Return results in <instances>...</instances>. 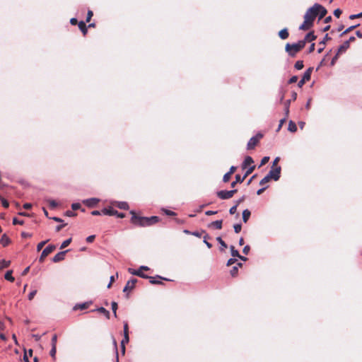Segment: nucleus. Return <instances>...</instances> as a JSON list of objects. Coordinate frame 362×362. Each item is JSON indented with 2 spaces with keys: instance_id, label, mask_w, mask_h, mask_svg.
Wrapping results in <instances>:
<instances>
[{
  "instance_id": "obj_1",
  "label": "nucleus",
  "mask_w": 362,
  "mask_h": 362,
  "mask_svg": "<svg viewBox=\"0 0 362 362\" xmlns=\"http://www.w3.org/2000/svg\"><path fill=\"white\" fill-rule=\"evenodd\" d=\"M131 222L138 226L145 227L151 226L159 221L158 216L144 217L137 216L134 211H131Z\"/></svg>"
},
{
  "instance_id": "obj_2",
  "label": "nucleus",
  "mask_w": 362,
  "mask_h": 362,
  "mask_svg": "<svg viewBox=\"0 0 362 362\" xmlns=\"http://www.w3.org/2000/svg\"><path fill=\"white\" fill-rule=\"evenodd\" d=\"M305 45V40H300L292 45L288 43L286 45V51L291 56H294L298 51L303 49Z\"/></svg>"
},
{
  "instance_id": "obj_3",
  "label": "nucleus",
  "mask_w": 362,
  "mask_h": 362,
  "mask_svg": "<svg viewBox=\"0 0 362 362\" xmlns=\"http://www.w3.org/2000/svg\"><path fill=\"white\" fill-rule=\"evenodd\" d=\"M263 137V134L261 133L257 134L255 136H252L249 140L247 144V149H252L258 144L259 141Z\"/></svg>"
},
{
  "instance_id": "obj_4",
  "label": "nucleus",
  "mask_w": 362,
  "mask_h": 362,
  "mask_svg": "<svg viewBox=\"0 0 362 362\" xmlns=\"http://www.w3.org/2000/svg\"><path fill=\"white\" fill-rule=\"evenodd\" d=\"M281 167L280 166H272V169L267 174L271 179L277 181L280 177Z\"/></svg>"
},
{
  "instance_id": "obj_5",
  "label": "nucleus",
  "mask_w": 362,
  "mask_h": 362,
  "mask_svg": "<svg viewBox=\"0 0 362 362\" xmlns=\"http://www.w3.org/2000/svg\"><path fill=\"white\" fill-rule=\"evenodd\" d=\"M313 68L310 67L303 74L302 78L298 81V86L299 88L303 87L306 81H308L310 79L311 73L313 71Z\"/></svg>"
},
{
  "instance_id": "obj_6",
  "label": "nucleus",
  "mask_w": 362,
  "mask_h": 362,
  "mask_svg": "<svg viewBox=\"0 0 362 362\" xmlns=\"http://www.w3.org/2000/svg\"><path fill=\"white\" fill-rule=\"evenodd\" d=\"M102 214L104 215L107 216H116L119 218H124L125 216L124 214L123 213H119L117 211L113 209L112 208L110 207L108 209H103L102 210Z\"/></svg>"
},
{
  "instance_id": "obj_7",
  "label": "nucleus",
  "mask_w": 362,
  "mask_h": 362,
  "mask_svg": "<svg viewBox=\"0 0 362 362\" xmlns=\"http://www.w3.org/2000/svg\"><path fill=\"white\" fill-rule=\"evenodd\" d=\"M236 192V189H233L230 191L221 190L217 192V196L221 199H228L229 198H231Z\"/></svg>"
},
{
  "instance_id": "obj_8",
  "label": "nucleus",
  "mask_w": 362,
  "mask_h": 362,
  "mask_svg": "<svg viewBox=\"0 0 362 362\" xmlns=\"http://www.w3.org/2000/svg\"><path fill=\"white\" fill-rule=\"evenodd\" d=\"M304 16H308V20L313 23L315 18L318 16L314 5L309 8Z\"/></svg>"
},
{
  "instance_id": "obj_9",
  "label": "nucleus",
  "mask_w": 362,
  "mask_h": 362,
  "mask_svg": "<svg viewBox=\"0 0 362 362\" xmlns=\"http://www.w3.org/2000/svg\"><path fill=\"white\" fill-rule=\"evenodd\" d=\"M314 6L317 13V15L319 16V20L322 19L326 16L327 11L324 6L319 4H315Z\"/></svg>"
},
{
  "instance_id": "obj_10",
  "label": "nucleus",
  "mask_w": 362,
  "mask_h": 362,
  "mask_svg": "<svg viewBox=\"0 0 362 362\" xmlns=\"http://www.w3.org/2000/svg\"><path fill=\"white\" fill-rule=\"evenodd\" d=\"M55 249V246L52 245H49L46 247L42 252L41 255L40 257V261L43 262L44 259L50 254Z\"/></svg>"
},
{
  "instance_id": "obj_11",
  "label": "nucleus",
  "mask_w": 362,
  "mask_h": 362,
  "mask_svg": "<svg viewBox=\"0 0 362 362\" xmlns=\"http://www.w3.org/2000/svg\"><path fill=\"white\" fill-rule=\"evenodd\" d=\"M313 25V23H312L308 20V16H304V21L303 23L299 26V29L302 30H309L310 28H312Z\"/></svg>"
},
{
  "instance_id": "obj_12",
  "label": "nucleus",
  "mask_w": 362,
  "mask_h": 362,
  "mask_svg": "<svg viewBox=\"0 0 362 362\" xmlns=\"http://www.w3.org/2000/svg\"><path fill=\"white\" fill-rule=\"evenodd\" d=\"M136 282H137V279H132L129 280L127 282L126 286H124V288L123 289V292L127 293L128 291L133 290Z\"/></svg>"
},
{
  "instance_id": "obj_13",
  "label": "nucleus",
  "mask_w": 362,
  "mask_h": 362,
  "mask_svg": "<svg viewBox=\"0 0 362 362\" xmlns=\"http://www.w3.org/2000/svg\"><path fill=\"white\" fill-rule=\"evenodd\" d=\"M99 202L100 199L98 198H90L83 200V203L90 208L95 206Z\"/></svg>"
},
{
  "instance_id": "obj_14",
  "label": "nucleus",
  "mask_w": 362,
  "mask_h": 362,
  "mask_svg": "<svg viewBox=\"0 0 362 362\" xmlns=\"http://www.w3.org/2000/svg\"><path fill=\"white\" fill-rule=\"evenodd\" d=\"M68 252V250L62 251L58 252L57 255H54V257L52 259V261L54 262H58L64 259L65 254Z\"/></svg>"
},
{
  "instance_id": "obj_15",
  "label": "nucleus",
  "mask_w": 362,
  "mask_h": 362,
  "mask_svg": "<svg viewBox=\"0 0 362 362\" xmlns=\"http://www.w3.org/2000/svg\"><path fill=\"white\" fill-rule=\"evenodd\" d=\"M91 303H92V301H87V302H85V303L76 304V305H74V310H85V309L88 308Z\"/></svg>"
},
{
  "instance_id": "obj_16",
  "label": "nucleus",
  "mask_w": 362,
  "mask_h": 362,
  "mask_svg": "<svg viewBox=\"0 0 362 362\" xmlns=\"http://www.w3.org/2000/svg\"><path fill=\"white\" fill-rule=\"evenodd\" d=\"M129 341V332H128V324L127 322L124 325V338L123 343H128Z\"/></svg>"
},
{
  "instance_id": "obj_17",
  "label": "nucleus",
  "mask_w": 362,
  "mask_h": 362,
  "mask_svg": "<svg viewBox=\"0 0 362 362\" xmlns=\"http://www.w3.org/2000/svg\"><path fill=\"white\" fill-rule=\"evenodd\" d=\"M114 204H115L118 208L124 210L129 209V204L126 202H114Z\"/></svg>"
},
{
  "instance_id": "obj_18",
  "label": "nucleus",
  "mask_w": 362,
  "mask_h": 362,
  "mask_svg": "<svg viewBox=\"0 0 362 362\" xmlns=\"http://www.w3.org/2000/svg\"><path fill=\"white\" fill-rule=\"evenodd\" d=\"M329 40H330V37L328 36V34H326L324 39L319 43L320 45V47H319V49H317L318 53H320L322 52V50L325 48V45L326 41H327Z\"/></svg>"
},
{
  "instance_id": "obj_19",
  "label": "nucleus",
  "mask_w": 362,
  "mask_h": 362,
  "mask_svg": "<svg viewBox=\"0 0 362 362\" xmlns=\"http://www.w3.org/2000/svg\"><path fill=\"white\" fill-rule=\"evenodd\" d=\"M254 163V160L252 157L247 156L245 157L243 163V168H246L247 166H251V165Z\"/></svg>"
},
{
  "instance_id": "obj_20",
  "label": "nucleus",
  "mask_w": 362,
  "mask_h": 362,
  "mask_svg": "<svg viewBox=\"0 0 362 362\" xmlns=\"http://www.w3.org/2000/svg\"><path fill=\"white\" fill-rule=\"evenodd\" d=\"M349 47V42H344L339 48H338V50H337V53L338 54H341L344 52H346V50Z\"/></svg>"
},
{
  "instance_id": "obj_21",
  "label": "nucleus",
  "mask_w": 362,
  "mask_h": 362,
  "mask_svg": "<svg viewBox=\"0 0 362 362\" xmlns=\"http://www.w3.org/2000/svg\"><path fill=\"white\" fill-rule=\"evenodd\" d=\"M9 243H10V239L6 234H4L1 237V238L0 239V244L5 247V246L8 245L9 244Z\"/></svg>"
},
{
  "instance_id": "obj_22",
  "label": "nucleus",
  "mask_w": 362,
  "mask_h": 362,
  "mask_svg": "<svg viewBox=\"0 0 362 362\" xmlns=\"http://www.w3.org/2000/svg\"><path fill=\"white\" fill-rule=\"evenodd\" d=\"M315 38H316V36L314 35L313 32H310L305 35V39L303 40H305V42H312V41L315 40Z\"/></svg>"
},
{
  "instance_id": "obj_23",
  "label": "nucleus",
  "mask_w": 362,
  "mask_h": 362,
  "mask_svg": "<svg viewBox=\"0 0 362 362\" xmlns=\"http://www.w3.org/2000/svg\"><path fill=\"white\" fill-rule=\"evenodd\" d=\"M279 36L280 37V38H281L283 40L288 38V33L287 29L284 28V29H282L281 30H280L279 33Z\"/></svg>"
},
{
  "instance_id": "obj_24",
  "label": "nucleus",
  "mask_w": 362,
  "mask_h": 362,
  "mask_svg": "<svg viewBox=\"0 0 362 362\" xmlns=\"http://www.w3.org/2000/svg\"><path fill=\"white\" fill-rule=\"evenodd\" d=\"M250 215H251V213L248 209H245L243 211V220L245 223H246L248 221V219L250 217Z\"/></svg>"
},
{
  "instance_id": "obj_25",
  "label": "nucleus",
  "mask_w": 362,
  "mask_h": 362,
  "mask_svg": "<svg viewBox=\"0 0 362 362\" xmlns=\"http://www.w3.org/2000/svg\"><path fill=\"white\" fill-rule=\"evenodd\" d=\"M78 28L81 30L83 35L87 33V27L86 23L83 21H80L78 24Z\"/></svg>"
},
{
  "instance_id": "obj_26",
  "label": "nucleus",
  "mask_w": 362,
  "mask_h": 362,
  "mask_svg": "<svg viewBox=\"0 0 362 362\" xmlns=\"http://www.w3.org/2000/svg\"><path fill=\"white\" fill-rule=\"evenodd\" d=\"M244 180H245V178L243 177H241L240 175H236L235 180L231 183V187H234L235 186L236 183H238V182L241 183L244 181Z\"/></svg>"
},
{
  "instance_id": "obj_27",
  "label": "nucleus",
  "mask_w": 362,
  "mask_h": 362,
  "mask_svg": "<svg viewBox=\"0 0 362 362\" xmlns=\"http://www.w3.org/2000/svg\"><path fill=\"white\" fill-rule=\"evenodd\" d=\"M288 131H290L291 132H296V130H297V127H296V124L294 122H293L292 120H291L288 123Z\"/></svg>"
},
{
  "instance_id": "obj_28",
  "label": "nucleus",
  "mask_w": 362,
  "mask_h": 362,
  "mask_svg": "<svg viewBox=\"0 0 362 362\" xmlns=\"http://www.w3.org/2000/svg\"><path fill=\"white\" fill-rule=\"evenodd\" d=\"M290 104H291V100H287L284 103V112H285L286 117L288 116Z\"/></svg>"
},
{
  "instance_id": "obj_29",
  "label": "nucleus",
  "mask_w": 362,
  "mask_h": 362,
  "mask_svg": "<svg viewBox=\"0 0 362 362\" xmlns=\"http://www.w3.org/2000/svg\"><path fill=\"white\" fill-rule=\"evenodd\" d=\"M216 240L218 241V243L221 245V247H220V250L221 251H223L226 248H227V245L226 244V243L222 240V238L221 237H217L216 238Z\"/></svg>"
},
{
  "instance_id": "obj_30",
  "label": "nucleus",
  "mask_w": 362,
  "mask_h": 362,
  "mask_svg": "<svg viewBox=\"0 0 362 362\" xmlns=\"http://www.w3.org/2000/svg\"><path fill=\"white\" fill-rule=\"evenodd\" d=\"M210 226H213L216 229H221L222 228V220H217L211 223Z\"/></svg>"
},
{
  "instance_id": "obj_31",
  "label": "nucleus",
  "mask_w": 362,
  "mask_h": 362,
  "mask_svg": "<svg viewBox=\"0 0 362 362\" xmlns=\"http://www.w3.org/2000/svg\"><path fill=\"white\" fill-rule=\"evenodd\" d=\"M4 277H5V279L7 281H11V282L14 281V278L12 276V271L11 270L7 271L6 273L5 274Z\"/></svg>"
},
{
  "instance_id": "obj_32",
  "label": "nucleus",
  "mask_w": 362,
  "mask_h": 362,
  "mask_svg": "<svg viewBox=\"0 0 362 362\" xmlns=\"http://www.w3.org/2000/svg\"><path fill=\"white\" fill-rule=\"evenodd\" d=\"M46 201L48 202L51 209H54L58 206V203L55 200L47 199Z\"/></svg>"
},
{
  "instance_id": "obj_33",
  "label": "nucleus",
  "mask_w": 362,
  "mask_h": 362,
  "mask_svg": "<svg viewBox=\"0 0 362 362\" xmlns=\"http://www.w3.org/2000/svg\"><path fill=\"white\" fill-rule=\"evenodd\" d=\"M230 248L231 255L233 257H240L239 252L235 249L234 246L231 245L230 247Z\"/></svg>"
},
{
  "instance_id": "obj_34",
  "label": "nucleus",
  "mask_w": 362,
  "mask_h": 362,
  "mask_svg": "<svg viewBox=\"0 0 362 362\" xmlns=\"http://www.w3.org/2000/svg\"><path fill=\"white\" fill-rule=\"evenodd\" d=\"M255 165H251L250 166L247 170H246L245 175L243 176L245 179L246 177H247L250 174H251L253 170H255Z\"/></svg>"
},
{
  "instance_id": "obj_35",
  "label": "nucleus",
  "mask_w": 362,
  "mask_h": 362,
  "mask_svg": "<svg viewBox=\"0 0 362 362\" xmlns=\"http://www.w3.org/2000/svg\"><path fill=\"white\" fill-rule=\"evenodd\" d=\"M294 67L297 70H300L303 68V62L301 60H298L295 63Z\"/></svg>"
},
{
  "instance_id": "obj_36",
  "label": "nucleus",
  "mask_w": 362,
  "mask_h": 362,
  "mask_svg": "<svg viewBox=\"0 0 362 362\" xmlns=\"http://www.w3.org/2000/svg\"><path fill=\"white\" fill-rule=\"evenodd\" d=\"M98 311H99L100 313L104 314L107 318H109L110 317V313L108 310H107L105 308H104L103 307H101L100 308L98 309Z\"/></svg>"
},
{
  "instance_id": "obj_37",
  "label": "nucleus",
  "mask_w": 362,
  "mask_h": 362,
  "mask_svg": "<svg viewBox=\"0 0 362 362\" xmlns=\"http://www.w3.org/2000/svg\"><path fill=\"white\" fill-rule=\"evenodd\" d=\"M10 264V261L1 260L0 261V269L8 267Z\"/></svg>"
},
{
  "instance_id": "obj_38",
  "label": "nucleus",
  "mask_w": 362,
  "mask_h": 362,
  "mask_svg": "<svg viewBox=\"0 0 362 362\" xmlns=\"http://www.w3.org/2000/svg\"><path fill=\"white\" fill-rule=\"evenodd\" d=\"M359 25V24H357L356 25H351L350 27H349L348 28H346L341 34V35H344L349 32H351V30H353L355 28L358 27Z\"/></svg>"
},
{
  "instance_id": "obj_39",
  "label": "nucleus",
  "mask_w": 362,
  "mask_h": 362,
  "mask_svg": "<svg viewBox=\"0 0 362 362\" xmlns=\"http://www.w3.org/2000/svg\"><path fill=\"white\" fill-rule=\"evenodd\" d=\"M71 238H69V239L64 240L62 243L60 248L64 249V248L66 247L71 243Z\"/></svg>"
},
{
  "instance_id": "obj_40",
  "label": "nucleus",
  "mask_w": 362,
  "mask_h": 362,
  "mask_svg": "<svg viewBox=\"0 0 362 362\" xmlns=\"http://www.w3.org/2000/svg\"><path fill=\"white\" fill-rule=\"evenodd\" d=\"M270 180H271V178L269 177V176L268 175H267L264 178H262L260 180L259 185H264V184L267 183Z\"/></svg>"
},
{
  "instance_id": "obj_41",
  "label": "nucleus",
  "mask_w": 362,
  "mask_h": 362,
  "mask_svg": "<svg viewBox=\"0 0 362 362\" xmlns=\"http://www.w3.org/2000/svg\"><path fill=\"white\" fill-rule=\"evenodd\" d=\"M136 276H138L139 277H141V278H144V279H147L148 278V276L144 274L141 270H140V269H139L137 271H136Z\"/></svg>"
},
{
  "instance_id": "obj_42",
  "label": "nucleus",
  "mask_w": 362,
  "mask_h": 362,
  "mask_svg": "<svg viewBox=\"0 0 362 362\" xmlns=\"http://www.w3.org/2000/svg\"><path fill=\"white\" fill-rule=\"evenodd\" d=\"M117 303L116 302H112V310L115 317H117Z\"/></svg>"
},
{
  "instance_id": "obj_43",
  "label": "nucleus",
  "mask_w": 362,
  "mask_h": 362,
  "mask_svg": "<svg viewBox=\"0 0 362 362\" xmlns=\"http://www.w3.org/2000/svg\"><path fill=\"white\" fill-rule=\"evenodd\" d=\"M37 293V290L32 291L28 296V300H32Z\"/></svg>"
},
{
  "instance_id": "obj_44",
  "label": "nucleus",
  "mask_w": 362,
  "mask_h": 362,
  "mask_svg": "<svg viewBox=\"0 0 362 362\" xmlns=\"http://www.w3.org/2000/svg\"><path fill=\"white\" fill-rule=\"evenodd\" d=\"M286 117H285L284 118L280 119L278 128L276 129L277 132H279L281 129V128L282 127L283 124L286 122Z\"/></svg>"
},
{
  "instance_id": "obj_45",
  "label": "nucleus",
  "mask_w": 362,
  "mask_h": 362,
  "mask_svg": "<svg viewBox=\"0 0 362 362\" xmlns=\"http://www.w3.org/2000/svg\"><path fill=\"white\" fill-rule=\"evenodd\" d=\"M0 199L1 201V204H2L3 206L5 208H8L9 206L8 202L4 198L1 197V196H0Z\"/></svg>"
},
{
  "instance_id": "obj_46",
  "label": "nucleus",
  "mask_w": 362,
  "mask_h": 362,
  "mask_svg": "<svg viewBox=\"0 0 362 362\" xmlns=\"http://www.w3.org/2000/svg\"><path fill=\"white\" fill-rule=\"evenodd\" d=\"M233 228H234V230L236 233H240L242 229V226L240 224H235Z\"/></svg>"
},
{
  "instance_id": "obj_47",
  "label": "nucleus",
  "mask_w": 362,
  "mask_h": 362,
  "mask_svg": "<svg viewBox=\"0 0 362 362\" xmlns=\"http://www.w3.org/2000/svg\"><path fill=\"white\" fill-rule=\"evenodd\" d=\"M47 241L48 240H45L39 243L38 245H37V250L40 251L43 247V246L47 243Z\"/></svg>"
},
{
  "instance_id": "obj_48",
  "label": "nucleus",
  "mask_w": 362,
  "mask_h": 362,
  "mask_svg": "<svg viewBox=\"0 0 362 362\" xmlns=\"http://www.w3.org/2000/svg\"><path fill=\"white\" fill-rule=\"evenodd\" d=\"M269 156H264V158H262V159L261 160L259 166L265 165L269 161Z\"/></svg>"
},
{
  "instance_id": "obj_49",
  "label": "nucleus",
  "mask_w": 362,
  "mask_h": 362,
  "mask_svg": "<svg viewBox=\"0 0 362 362\" xmlns=\"http://www.w3.org/2000/svg\"><path fill=\"white\" fill-rule=\"evenodd\" d=\"M230 174L228 172L226 173L224 175H223V181L224 182H227L228 181H229L230 180Z\"/></svg>"
},
{
  "instance_id": "obj_50",
  "label": "nucleus",
  "mask_w": 362,
  "mask_h": 362,
  "mask_svg": "<svg viewBox=\"0 0 362 362\" xmlns=\"http://www.w3.org/2000/svg\"><path fill=\"white\" fill-rule=\"evenodd\" d=\"M56 352H57V348H56V346H54H54H52V349H51V350H50V356H51L52 357L54 358V357H55Z\"/></svg>"
},
{
  "instance_id": "obj_51",
  "label": "nucleus",
  "mask_w": 362,
  "mask_h": 362,
  "mask_svg": "<svg viewBox=\"0 0 362 362\" xmlns=\"http://www.w3.org/2000/svg\"><path fill=\"white\" fill-rule=\"evenodd\" d=\"M238 267L237 266H235L232 268V269L230 270V274L233 276H235L237 273H238Z\"/></svg>"
},
{
  "instance_id": "obj_52",
  "label": "nucleus",
  "mask_w": 362,
  "mask_h": 362,
  "mask_svg": "<svg viewBox=\"0 0 362 362\" xmlns=\"http://www.w3.org/2000/svg\"><path fill=\"white\" fill-rule=\"evenodd\" d=\"M341 10L339 8H337L334 11V15L337 18H339L340 15L341 14Z\"/></svg>"
},
{
  "instance_id": "obj_53",
  "label": "nucleus",
  "mask_w": 362,
  "mask_h": 362,
  "mask_svg": "<svg viewBox=\"0 0 362 362\" xmlns=\"http://www.w3.org/2000/svg\"><path fill=\"white\" fill-rule=\"evenodd\" d=\"M150 279V283L152 284H161V282L160 281H156L154 279L153 277L152 276H148V278Z\"/></svg>"
},
{
  "instance_id": "obj_54",
  "label": "nucleus",
  "mask_w": 362,
  "mask_h": 362,
  "mask_svg": "<svg viewBox=\"0 0 362 362\" xmlns=\"http://www.w3.org/2000/svg\"><path fill=\"white\" fill-rule=\"evenodd\" d=\"M81 208V204L79 203H73L71 204V209L73 210H77V209H79Z\"/></svg>"
},
{
  "instance_id": "obj_55",
  "label": "nucleus",
  "mask_w": 362,
  "mask_h": 362,
  "mask_svg": "<svg viewBox=\"0 0 362 362\" xmlns=\"http://www.w3.org/2000/svg\"><path fill=\"white\" fill-rule=\"evenodd\" d=\"M360 17H362V12L359 13L358 14H352V15L349 16V18L351 20L355 19L356 18H360Z\"/></svg>"
},
{
  "instance_id": "obj_56",
  "label": "nucleus",
  "mask_w": 362,
  "mask_h": 362,
  "mask_svg": "<svg viewBox=\"0 0 362 362\" xmlns=\"http://www.w3.org/2000/svg\"><path fill=\"white\" fill-rule=\"evenodd\" d=\"M207 237H208L207 235L204 237L203 242L207 246L208 248H211L212 247V245L206 240Z\"/></svg>"
},
{
  "instance_id": "obj_57",
  "label": "nucleus",
  "mask_w": 362,
  "mask_h": 362,
  "mask_svg": "<svg viewBox=\"0 0 362 362\" xmlns=\"http://www.w3.org/2000/svg\"><path fill=\"white\" fill-rule=\"evenodd\" d=\"M297 81H298V76H293L289 79L288 83H296Z\"/></svg>"
},
{
  "instance_id": "obj_58",
  "label": "nucleus",
  "mask_w": 362,
  "mask_h": 362,
  "mask_svg": "<svg viewBox=\"0 0 362 362\" xmlns=\"http://www.w3.org/2000/svg\"><path fill=\"white\" fill-rule=\"evenodd\" d=\"M163 211H164L165 214L168 216H175V213L174 211H170L168 209H164Z\"/></svg>"
},
{
  "instance_id": "obj_59",
  "label": "nucleus",
  "mask_w": 362,
  "mask_h": 362,
  "mask_svg": "<svg viewBox=\"0 0 362 362\" xmlns=\"http://www.w3.org/2000/svg\"><path fill=\"white\" fill-rule=\"evenodd\" d=\"M250 247L249 245H245L243 250L244 254L247 255L250 252Z\"/></svg>"
},
{
  "instance_id": "obj_60",
  "label": "nucleus",
  "mask_w": 362,
  "mask_h": 362,
  "mask_svg": "<svg viewBox=\"0 0 362 362\" xmlns=\"http://www.w3.org/2000/svg\"><path fill=\"white\" fill-rule=\"evenodd\" d=\"M93 13L91 11H88V13H87V18H86V21L87 22H89L90 18H92Z\"/></svg>"
},
{
  "instance_id": "obj_61",
  "label": "nucleus",
  "mask_w": 362,
  "mask_h": 362,
  "mask_svg": "<svg viewBox=\"0 0 362 362\" xmlns=\"http://www.w3.org/2000/svg\"><path fill=\"white\" fill-rule=\"evenodd\" d=\"M13 224H20V225H22L23 223V221L22 220H18V218H14L13 220Z\"/></svg>"
},
{
  "instance_id": "obj_62",
  "label": "nucleus",
  "mask_w": 362,
  "mask_h": 362,
  "mask_svg": "<svg viewBox=\"0 0 362 362\" xmlns=\"http://www.w3.org/2000/svg\"><path fill=\"white\" fill-rule=\"evenodd\" d=\"M236 259L235 258H230L228 260V262H227V265L228 266H230V265H232L235 262H236Z\"/></svg>"
},
{
  "instance_id": "obj_63",
  "label": "nucleus",
  "mask_w": 362,
  "mask_h": 362,
  "mask_svg": "<svg viewBox=\"0 0 362 362\" xmlns=\"http://www.w3.org/2000/svg\"><path fill=\"white\" fill-rule=\"evenodd\" d=\"M339 55V54L337 53L336 55L332 58V59L331 61L332 66H333L335 64L336 61L338 59Z\"/></svg>"
},
{
  "instance_id": "obj_64",
  "label": "nucleus",
  "mask_w": 362,
  "mask_h": 362,
  "mask_svg": "<svg viewBox=\"0 0 362 362\" xmlns=\"http://www.w3.org/2000/svg\"><path fill=\"white\" fill-rule=\"evenodd\" d=\"M236 210H237V205H235L230 209L229 212L230 214H234L236 212Z\"/></svg>"
}]
</instances>
